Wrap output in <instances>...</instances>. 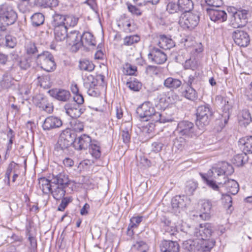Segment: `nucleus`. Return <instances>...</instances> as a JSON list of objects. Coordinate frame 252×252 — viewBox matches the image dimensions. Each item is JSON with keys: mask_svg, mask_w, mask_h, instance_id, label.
Instances as JSON below:
<instances>
[{"mask_svg": "<svg viewBox=\"0 0 252 252\" xmlns=\"http://www.w3.org/2000/svg\"><path fill=\"white\" fill-rule=\"evenodd\" d=\"M132 126L130 123H126L122 125V137L123 142L125 143H128L130 140V134L129 131H131Z\"/></svg>", "mask_w": 252, "mask_h": 252, "instance_id": "obj_32", "label": "nucleus"}, {"mask_svg": "<svg viewBox=\"0 0 252 252\" xmlns=\"http://www.w3.org/2000/svg\"><path fill=\"white\" fill-rule=\"evenodd\" d=\"M4 37L5 38V45L7 47L10 48H13L16 46L17 40L15 37L8 35V34Z\"/></svg>", "mask_w": 252, "mask_h": 252, "instance_id": "obj_62", "label": "nucleus"}, {"mask_svg": "<svg viewBox=\"0 0 252 252\" xmlns=\"http://www.w3.org/2000/svg\"><path fill=\"white\" fill-rule=\"evenodd\" d=\"M212 204L209 200H204L202 204L201 211L202 213L199 215L200 218L203 220H208L211 217V211Z\"/></svg>", "mask_w": 252, "mask_h": 252, "instance_id": "obj_27", "label": "nucleus"}, {"mask_svg": "<svg viewBox=\"0 0 252 252\" xmlns=\"http://www.w3.org/2000/svg\"><path fill=\"white\" fill-rule=\"evenodd\" d=\"M64 26L67 29V27H74L77 25L78 18L72 15H64Z\"/></svg>", "mask_w": 252, "mask_h": 252, "instance_id": "obj_47", "label": "nucleus"}, {"mask_svg": "<svg viewBox=\"0 0 252 252\" xmlns=\"http://www.w3.org/2000/svg\"><path fill=\"white\" fill-rule=\"evenodd\" d=\"M240 142L244 145L243 151L245 152L252 154V136L241 139Z\"/></svg>", "mask_w": 252, "mask_h": 252, "instance_id": "obj_37", "label": "nucleus"}, {"mask_svg": "<svg viewBox=\"0 0 252 252\" xmlns=\"http://www.w3.org/2000/svg\"><path fill=\"white\" fill-rule=\"evenodd\" d=\"M158 45L160 48L165 50L170 49L175 46L173 40L164 35L159 36Z\"/></svg>", "mask_w": 252, "mask_h": 252, "instance_id": "obj_29", "label": "nucleus"}, {"mask_svg": "<svg viewBox=\"0 0 252 252\" xmlns=\"http://www.w3.org/2000/svg\"><path fill=\"white\" fill-rule=\"evenodd\" d=\"M0 84L3 89H8L13 85V79L8 75H4Z\"/></svg>", "mask_w": 252, "mask_h": 252, "instance_id": "obj_50", "label": "nucleus"}, {"mask_svg": "<svg viewBox=\"0 0 252 252\" xmlns=\"http://www.w3.org/2000/svg\"><path fill=\"white\" fill-rule=\"evenodd\" d=\"M196 125L199 129H203L209 125L213 112L208 105L198 106L196 110Z\"/></svg>", "mask_w": 252, "mask_h": 252, "instance_id": "obj_3", "label": "nucleus"}, {"mask_svg": "<svg viewBox=\"0 0 252 252\" xmlns=\"http://www.w3.org/2000/svg\"><path fill=\"white\" fill-rule=\"evenodd\" d=\"M51 96L56 99L63 102L67 101L71 97L69 91L62 89H54L48 91Z\"/></svg>", "mask_w": 252, "mask_h": 252, "instance_id": "obj_14", "label": "nucleus"}, {"mask_svg": "<svg viewBox=\"0 0 252 252\" xmlns=\"http://www.w3.org/2000/svg\"><path fill=\"white\" fill-rule=\"evenodd\" d=\"M200 176L204 182L206 183L209 187L214 190H218V186L217 185L216 182L212 179V177L209 176V174H200Z\"/></svg>", "mask_w": 252, "mask_h": 252, "instance_id": "obj_42", "label": "nucleus"}, {"mask_svg": "<svg viewBox=\"0 0 252 252\" xmlns=\"http://www.w3.org/2000/svg\"><path fill=\"white\" fill-rule=\"evenodd\" d=\"M63 108L66 114L73 119L79 118L85 111L82 105L71 102L66 103Z\"/></svg>", "mask_w": 252, "mask_h": 252, "instance_id": "obj_10", "label": "nucleus"}, {"mask_svg": "<svg viewBox=\"0 0 252 252\" xmlns=\"http://www.w3.org/2000/svg\"><path fill=\"white\" fill-rule=\"evenodd\" d=\"M51 183V179H47L45 177H41L39 179L40 188L44 193L48 194L51 192L52 189L50 185Z\"/></svg>", "mask_w": 252, "mask_h": 252, "instance_id": "obj_33", "label": "nucleus"}, {"mask_svg": "<svg viewBox=\"0 0 252 252\" xmlns=\"http://www.w3.org/2000/svg\"><path fill=\"white\" fill-rule=\"evenodd\" d=\"M221 103L223 104L222 109L224 112V115H225V117H229V111L232 108L231 104L229 103L226 98L223 97L221 98Z\"/></svg>", "mask_w": 252, "mask_h": 252, "instance_id": "obj_58", "label": "nucleus"}, {"mask_svg": "<svg viewBox=\"0 0 252 252\" xmlns=\"http://www.w3.org/2000/svg\"><path fill=\"white\" fill-rule=\"evenodd\" d=\"M178 1L180 11L184 13L189 12L193 7L192 0H178Z\"/></svg>", "mask_w": 252, "mask_h": 252, "instance_id": "obj_34", "label": "nucleus"}, {"mask_svg": "<svg viewBox=\"0 0 252 252\" xmlns=\"http://www.w3.org/2000/svg\"><path fill=\"white\" fill-rule=\"evenodd\" d=\"M79 67L82 70L91 72L94 70L95 65L92 62L84 60L80 61Z\"/></svg>", "mask_w": 252, "mask_h": 252, "instance_id": "obj_45", "label": "nucleus"}, {"mask_svg": "<svg viewBox=\"0 0 252 252\" xmlns=\"http://www.w3.org/2000/svg\"><path fill=\"white\" fill-rule=\"evenodd\" d=\"M148 56L149 59L157 64H162L167 60L166 55L156 47L151 49Z\"/></svg>", "mask_w": 252, "mask_h": 252, "instance_id": "obj_13", "label": "nucleus"}, {"mask_svg": "<svg viewBox=\"0 0 252 252\" xmlns=\"http://www.w3.org/2000/svg\"><path fill=\"white\" fill-rule=\"evenodd\" d=\"M81 36L79 32L76 31L68 33L66 39V42L69 45L72 46V50L77 51L80 48L77 46V44L81 41Z\"/></svg>", "mask_w": 252, "mask_h": 252, "instance_id": "obj_23", "label": "nucleus"}, {"mask_svg": "<svg viewBox=\"0 0 252 252\" xmlns=\"http://www.w3.org/2000/svg\"><path fill=\"white\" fill-rule=\"evenodd\" d=\"M248 159L246 153L244 151L243 153L235 156L233 159V162L237 166L243 165Z\"/></svg>", "mask_w": 252, "mask_h": 252, "instance_id": "obj_39", "label": "nucleus"}, {"mask_svg": "<svg viewBox=\"0 0 252 252\" xmlns=\"http://www.w3.org/2000/svg\"><path fill=\"white\" fill-rule=\"evenodd\" d=\"M151 161L145 157L140 156L137 158V165L141 169H146L151 166Z\"/></svg>", "mask_w": 252, "mask_h": 252, "instance_id": "obj_44", "label": "nucleus"}, {"mask_svg": "<svg viewBox=\"0 0 252 252\" xmlns=\"http://www.w3.org/2000/svg\"><path fill=\"white\" fill-rule=\"evenodd\" d=\"M65 187L58 186L52 192L53 197L56 200H60L64 197L65 194Z\"/></svg>", "mask_w": 252, "mask_h": 252, "instance_id": "obj_48", "label": "nucleus"}, {"mask_svg": "<svg viewBox=\"0 0 252 252\" xmlns=\"http://www.w3.org/2000/svg\"><path fill=\"white\" fill-rule=\"evenodd\" d=\"M166 10L170 14H174L180 11L179 3L169 2L166 6Z\"/></svg>", "mask_w": 252, "mask_h": 252, "instance_id": "obj_59", "label": "nucleus"}, {"mask_svg": "<svg viewBox=\"0 0 252 252\" xmlns=\"http://www.w3.org/2000/svg\"><path fill=\"white\" fill-rule=\"evenodd\" d=\"M157 111L152 103L146 101L139 106L136 109V113L141 119H144L146 121L153 120V116Z\"/></svg>", "mask_w": 252, "mask_h": 252, "instance_id": "obj_6", "label": "nucleus"}, {"mask_svg": "<svg viewBox=\"0 0 252 252\" xmlns=\"http://www.w3.org/2000/svg\"><path fill=\"white\" fill-rule=\"evenodd\" d=\"M134 246L136 247L140 252H148L149 250V246L148 245L142 241L137 242Z\"/></svg>", "mask_w": 252, "mask_h": 252, "instance_id": "obj_64", "label": "nucleus"}, {"mask_svg": "<svg viewBox=\"0 0 252 252\" xmlns=\"http://www.w3.org/2000/svg\"><path fill=\"white\" fill-rule=\"evenodd\" d=\"M197 239L196 240H189L183 243V247L185 250L189 252L198 251Z\"/></svg>", "mask_w": 252, "mask_h": 252, "instance_id": "obj_40", "label": "nucleus"}, {"mask_svg": "<svg viewBox=\"0 0 252 252\" xmlns=\"http://www.w3.org/2000/svg\"><path fill=\"white\" fill-rule=\"evenodd\" d=\"M211 173H233L234 172V167L231 164L227 162H220L215 164L210 169Z\"/></svg>", "mask_w": 252, "mask_h": 252, "instance_id": "obj_15", "label": "nucleus"}, {"mask_svg": "<svg viewBox=\"0 0 252 252\" xmlns=\"http://www.w3.org/2000/svg\"><path fill=\"white\" fill-rule=\"evenodd\" d=\"M207 12L210 19L215 22L222 23L227 20L226 13L219 7L207 8Z\"/></svg>", "mask_w": 252, "mask_h": 252, "instance_id": "obj_11", "label": "nucleus"}, {"mask_svg": "<svg viewBox=\"0 0 252 252\" xmlns=\"http://www.w3.org/2000/svg\"><path fill=\"white\" fill-rule=\"evenodd\" d=\"M26 236L30 243L29 247L30 252H35L37 247L36 233L34 230L32 229L31 226L30 224L26 226Z\"/></svg>", "mask_w": 252, "mask_h": 252, "instance_id": "obj_20", "label": "nucleus"}, {"mask_svg": "<svg viewBox=\"0 0 252 252\" xmlns=\"http://www.w3.org/2000/svg\"><path fill=\"white\" fill-rule=\"evenodd\" d=\"M213 233L212 224L210 223H204L200 224L198 227H192L189 234L196 237L197 239H209L212 238Z\"/></svg>", "mask_w": 252, "mask_h": 252, "instance_id": "obj_4", "label": "nucleus"}, {"mask_svg": "<svg viewBox=\"0 0 252 252\" xmlns=\"http://www.w3.org/2000/svg\"><path fill=\"white\" fill-rule=\"evenodd\" d=\"M74 134L70 129H66L60 134L58 143L62 150L68 148L72 144H74Z\"/></svg>", "mask_w": 252, "mask_h": 252, "instance_id": "obj_8", "label": "nucleus"}, {"mask_svg": "<svg viewBox=\"0 0 252 252\" xmlns=\"http://www.w3.org/2000/svg\"><path fill=\"white\" fill-rule=\"evenodd\" d=\"M187 141L186 139L182 137L176 138L174 141V147L180 151L185 149Z\"/></svg>", "mask_w": 252, "mask_h": 252, "instance_id": "obj_53", "label": "nucleus"}, {"mask_svg": "<svg viewBox=\"0 0 252 252\" xmlns=\"http://www.w3.org/2000/svg\"><path fill=\"white\" fill-rule=\"evenodd\" d=\"M198 251L201 252H210L215 244V241L213 238L197 239Z\"/></svg>", "mask_w": 252, "mask_h": 252, "instance_id": "obj_21", "label": "nucleus"}, {"mask_svg": "<svg viewBox=\"0 0 252 252\" xmlns=\"http://www.w3.org/2000/svg\"><path fill=\"white\" fill-rule=\"evenodd\" d=\"M31 58L25 57L22 58L19 61L18 65L22 69L26 70L30 67L31 63Z\"/></svg>", "mask_w": 252, "mask_h": 252, "instance_id": "obj_55", "label": "nucleus"}, {"mask_svg": "<svg viewBox=\"0 0 252 252\" xmlns=\"http://www.w3.org/2000/svg\"><path fill=\"white\" fill-rule=\"evenodd\" d=\"M171 121V119L169 118H166L163 115L159 112H157L155 115L153 116V122L155 123L159 122L160 123H165Z\"/></svg>", "mask_w": 252, "mask_h": 252, "instance_id": "obj_56", "label": "nucleus"}, {"mask_svg": "<svg viewBox=\"0 0 252 252\" xmlns=\"http://www.w3.org/2000/svg\"><path fill=\"white\" fill-rule=\"evenodd\" d=\"M89 151L92 156L95 158H98L101 156L100 147L96 144H91L89 147Z\"/></svg>", "mask_w": 252, "mask_h": 252, "instance_id": "obj_52", "label": "nucleus"}, {"mask_svg": "<svg viewBox=\"0 0 252 252\" xmlns=\"http://www.w3.org/2000/svg\"><path fill=\"white\" fill-rule=\"evenodd\" d=\"M233 38L235 43L240 47H247L250 42L248 33L240 30H236L233 32Z\"/></svg>", "mask_w": 252, "mask_h": 252, "instance_id": "obj_12", "label": "nucleus"}, {"mask_svg": "<svg viewBox=\"0 0 252 252\" xmlns=\"http://www.w3.org/2000/svg\"><path fill=\"white\" fill-rule=\"evenodd\" d=\"M64 20V15L55 12L52 16L51 25L53 28L65 27Z\"/></svg>", "mask_w": 252, "mask_h": 252, "instance_id": "obj_30", "label": "nucleus"}, {"mask_svg": "<svg viewBox=\"0 0 252 252\" xmlns=\"http://www.w3.org/2000/svg\"><path fill=\"white\" fill-rule=\"evenodd\" d=\"M199 16L197 13L185 12L181 14L179 24L184 28L194 29L198 24Z\"/></svg>", "mask_w": 252, "mask_h": 252, "instance_id": "obj_5", "label": "nucleus"}, {"mask_svg": "<svg viewBox=\"0 0 252 252\" xmlns=\"http://www.w3.org/2000/svg\"><path fill=\"white\" fill-rule=\"evenodd\" d=\"M36 5L46 7H55L58 5V0H36Z\"/></svg>", "mask_w": 252, "mask_h": 252, "instance_id": "obj_46", "label": "nucleus"}, {"mask_svg": "<svg viewBox=\"0 0 252 252\" xmlns=\"http://www.w3.org/2000/svg\"><path fill=\"white\" fill-rule=\"evenodd\" d=\"M90 46H95V38L91 32H84L81 36V41L77 44V46L81 48L82 46L87 47Z\"/></svg>", "mask_w": 252, "mask_h": 252, "instance_id": "obj_22", "label": "nucleus"}, {"mask_svg": "<svg viewBox=\"0 0 252 252\" xmlns=\"http://www.w3.org/2000/svg\"><path fill=\"white\" fill-rule=\"evenodd\" d=\"M225 180L224 182L218 183L219 184H224L228 192L231 194L235 195L237 194L239 191V185L238 183L234 180L228 179L225 176L223 177Z\"/></svg>", "mask_w": 252, "mask_h": 252, "instance_id": "obj_24", "label": "nucleus"}, {"mask_svg": "<svg viewBox=\"0 0 252 252\" xmlns=\"http://www.w3.org/2000/svg\"><path fill=\"white\" fill-rule=\"evenodd\" d=\"M54 29L55 38L58 41H62L66 39L67 28L66 27H60Z\"/></svg>", "mask_w": 252, "mask_h": 252, "instance_id": "obj_31", "label": "nucleus"}, {"mask_svg": "<svg viewBox=\"0 0 252 252\" xmlns=\"http://www.w3.org/2000/svg\"><path fill=\"white\" fill-rule=\"evenodd\" d=\"M51 182V183L58 185L59 186L65 187L68 185L69 181L65 174H57L56 176L52 174Z\"/></svg>", "mask_w": 252, "mask_h": 252, "instance_id": "obj_28", "label": "nucleus"}, {"mask_svg": "<svg viewBox=\"0 0 252 252\" xmlns=\"http://www.w3.org/2000/svg\"><path fill=\"white\" fill-rule=\"evenodd\" d=\"M83 79L84 85L85 88H90L91 86L95 87L97 84V79L89 73H86L84 75Z\"/></svg>", "mask_w": 252, "mask_h": 252, "instance_id": "obj_35", "label": "nucleus"}, {"mask_svg": "<svg viewBox=\"0 0 252 252\" xmlns=\"http://www.w3.org/2000/svg\"><path fill=\"white\" fill-rule=\"evenodd\" d=\"M70 125L72 129L76 132H81L83 130L84 124L83 123L75 119L70 122Z\"/></svg>", "mask_w": 252, "mask_h": 252, "instance_id": "obj_57", "label": "nucleus"}, {"mask_svg": "<svg viewBox=\"0 0 252 252\" xmlns=\"http://www.w3.org/2000/svg\"><path fill=\"white\" fill-rule=\"evenodd\" d=\"M189 202L187 196L176 195L172 199L171 205L173 209L179 212L180 209L186 208Z\"/></svg>", "mask_w": 252, "mask_h": 252, "instance_id": "obj_18", "label": "nucleus"}, {"mask_svg": "<svg viewBox=\"0 0 252 252\" xmlns=\"http://www.w3.org/2000/svg\"><path fill=\"white\" fill-rule=\"evenodd\" d=\"M91 138L86 135L83 134L77 138L75 139L74 147L78 150H85L91 145Z\"/></svg>", "mask_w": 252, "mask_h": 252, "instance_id": "obj_17", "label": "nucleus"}, {"mask_svg": "<svg viewBox=\"0 0 252 252\" xmlns=\"http://www.w3.org/2000/svg\"><path fill=\"white\" fill-rule=\"evenodd\" d=\"M176 131L180 136L188 137H193L197 135L193 123L188 121L180 122L178 124Z\"/></svg>", "mask_w": 252, "mask_h": 252, "instance_id": "obj_7", "label": "nucleus"}, {"mask_svg": "<svg viewBox=\"0 0 252 252\" xmlns=\"http://www.w3.org/2000/svg\"><path fill=\"white\" fill-rule=\"evenodd\" d=\"M183 94L186 98L191 100H195L197 96L196 91L191 86L188 87L187 89L183 92Z\"/></svg>", "mask_w": 252, "mask_h": 252, "instance_id": "obj_51", "label": "nucleus"}, {"mask_svg": "<svg viewBox=\"0 0 252 252\" xmlns=\"http://www.w3.org/2000/svg\"><path fill=\"white\" fill-rule=\"evenodd\" d=\"M62 125V121L60 118L54 116H49L44 120L42 127L44 130H49L60 127Z\"/></svg>", "mask_w": 252, "mask_h": 252, "instance_id": "obj_19", "label": "nucleus"}, {"mask_svg": "<svg viewBox=\"0 0 252 252\" xmlns=\"http://www.w3.org/2000/svg\"><path fill=\"white\" fill-rule=\"evenodd\" d=\"M161 252H179L180 246L177 242L163 240L159 244Z\"/></svg>", "mask_w": 252, "mask_h": 252, "instance_id": "obj_16", "label": "nucleus"}, {"mask_svg": "<svg viewBox=\"0 0 252 252\" xmlns=\"http://www.w3.org/2000/svg\"><path fill=\"white\" fill-rule=\"evenodd\" d=\"M197 187V183L192 180L186 182L185 192L187 195H192Z\"/></svg>", "mask_w": 252, "mask_h": 252, "instance_id": "obj_49", "label": "nucleus"}, {"mask_svg": "<svg viewBox=\"0 0 252 252\" xmlns=\"http://www.w3.org/2000/svg\"><path fill=\"white\" fill-rule=\"evenodd\" d=\"M142 219L143 217L140 216L132 217L130 220V223L128 226V230H129L130 229L133 228H136L142 221Z\"/></svg>", "mask_w": 252, "mask_h": 252, "instance_id": "obj_60", "label": "nucleus"}, {"mask_svg": "<svg viewBox=\"0 0 252 252\" xmlns=\"http://www.w3.org/2000/svg\"><path fill=\"white\" fill-rule=\"evenodd\" d=\"M18 16L13 6L5 2L0 5V22L7 25L13 24Z\"/></svg>", "mask_w": 252, "mask_h": 252, "instance_id": "obj_2", "label": "nucleus"}, {"mask_svg": "<svg viewBox=\"0 0 252 252\" xmlns=\"http://www.w3.org/2000/svg\"><path fill=\"white\" fill-rule=\"evenodd\" d=\"M127 9L132 15L139 16L142 14V11L140 9L130 3H127Z\"/></svg>", "mask_w": 252, "mask_h": 252, "instance_id": "obj_63", "label": "nucleus"}, {"mask_svg": "<svg viewBox=\"0 0 252 252\" xmlns=\"http://www.w3.org/2000/svg\"><path fill=\"white\" fill-rule=\"evenodd\" d=\"M32 25L34 27H38L42 25L44 21V16L41 13H34L31 17Z\"/></svg>", "mask_w": 252, "mask_h": 252, "instance_id": "obj_41", "label": "nucleus"}, {"mask_svg": "<svg viewBox=\"0 0 252 252\" xmlns=\"http://www.w3.org/2000/svg\"><path fill=\"white\" fill-rule=\"evenodd\" d=\"M35 61L38 66L47 72L53 71L56 68L54 57L48 51H43L37 54Z\"/></svg>", "mask_w": 252, "mask_h": 252, "instance_id": "obj_1", "label": "nucleus"}, {"mask_svg": "<svg viewBox=\"0 0 252 252\" xmlns=\"http://www.w3.org/2000/svg\"><path fill=\"white\" fill-rule=\"evenodd\" d=\"M240 121H244L243 124L245 125H248L252 121V118L249 110L247 109L243 110L241 112V119Z\"/></svg>", "mask_w": 252, "mask_h": 252, "instance_id": "obj_54", "label": "nucleus"}, {"mask_svg": "<svg viewBox=\"0 0 252 252\" xmlns=\"http://www.w3.org/2000/svg\"><path fill=\"white\" fill-rule=\"evenodd\" d=\"M140 37L137 34L126 36L123 39V44L125 46H131L137 43Z\"/></svg>", "mask_w": 252, "mask_h": 252, "instance_id": "obj_43", "label": "nucleus"}, {"mask_svg": "<svg viewBox=\"0 0 252 252\" xmlns=\"http://www.w3.org/2000/svg\"><path fill=\"white\" fill-rule=\"evenodd\" d=\"M248 11L245 9H239L237 13L231 18V24L234 28L244 27L247 23Z\"/></svg>", "mask_w": 252, "mask_h": 252, "instance_id": "obj_9", "label": "nucleus"}, {"mask_svg": "<svg viewBox=\"0 0 252 252\" xmlns=\"http://www.w3.org/2000/svg\"><path fill=\"white\" fill-rule=\"evenodd\" d=\"M126 86L131 91L137 92L139 91L141 88L142 85L139 82L134 80L133 81L127 82Z\"/></svg>", "mask_w": 252, "mask_h": 252, "instance_id": "obj_61", "label": "nucleus"}, {"mask_svg": "<svg viewBox=\"0 0 252 252\" xmlns=\"http://www.w3.org/2000/svg\"><path fill=\"white\" fill-rule=\"evenodd\" d=\"M163 85L166 88L173 91L182 85V81L179 79L169 77L164 80Z\"/></svg>", "mask_w": 252, "mask_h": 252, "instance_id": "obj_26", "label": "nucleus"}, {"mask_svg": "<svg viewBox=\"0 0 252 252\" xmlns=\"http://www.w3.org/2000/svg\"><path fill=\"white\" fill-rule=\"evenodd\" d=\"M24 48L26 54L30 58L36 55L38 51L36 43L29 39L25 41Z\"/></svg>", "mask_w": 252, "mask_h": 252, "instance_id": "obj_25", "label": "nucleus"}, {"mask_svg": "<svg viewBox=\"0 0 252 252\" xmlns=\"http://www.w3.org/2000/svg\"><path fill=\"white\" fill-rule=\"evenodd\" d=\"M21 172H25V167L23 168L22 165L11 161L7 167L6 173H16Z\"/></svg>", "mask_w": 252, "mask_h": 252, "instance_id": "obj_38", "label": "nucleus"}, {"mask_svg": "<svg viewBox=\"0 0 252 252\" xmlns=\"http://www.w3.org/2000/svg\"><path fill=\"white\" fill-rule=\"evenodd\" d=\"M41 101L37 103V105L44 111L50 113L53 110V105L49 103L46 98L41 96L40 99Z\"/></svg>", "mask_w": 252, "mask_h": 252, "instance_id": "obj_36", "label": "nucleus"}]
</instances>
